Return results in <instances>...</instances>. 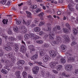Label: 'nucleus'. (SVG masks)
I'll list each match as a JSON object with an SVG mask.
<instances>
[{
  "mask_svg": "<svg viewBox=\"0 0 78 78\" xmlns=\"http://www.w3.org/2000/svg\"><path fill=\"white\" fill-rule=\"evenodd\" d=\"M69 2H70L68 6L69 10L70 11H72L74 12L75 11V9L73 8V6L75 5V4L73 3V2H72V0H69Z\"/></svg>",
  "mask_w": 78,
  "mask_h": 78,
  "instance_id": "1",
  "label": "nucleus"
},
{
  "mask_svg": "<svg viewBox=\"0 0 78 78\" xmlns=\"http://www.w3.org/2000/svg\"><path fill=\"white\" fill-rule=\"evenodd\" d=\"M66 56L68 58V61L69 62H74L75 61V58L73 57H71L72 56V54L69 53V52H66L65 53Z\"/></svg>",
  "mask_w": 78,
  "mask_h": 78,
  "instance_id": "2",
  "label": "nucleus"
},
{
  "mask_svg": "<svg viewBox=\"0 0 78 78\" xmlns=\"http://www.w3.org/2000/svg\"><path fill=\"white\" fill-rule=\"evenodd\" d=\"M49 53L51 57L54 58L58 54V53L56 51H49Z\"/></svg>",
  "mask_w": 78,
  "mask_h": 78,
  "instance_id": "3",
  "label": "nucleus"
},
{
  "mask_svg": "<svg viewBox=\"0 0 78 78\" xmlns=\"http://www.w3.org/2000/svg\"><path fill=\"white\" fill-rule=\"evenodd\" d=\"M39 68L38 66H35L32 69V72L34 75H37L39 72Z\"/></svg>",
  "mask_w": 78,
  "mask_h": 78,
  "instance_id": "4",
  "label": "nucleus"
},
{
  "mask_svg": "<svg viewBox=\"0 0 78 78\" xmlns=\"http://www.w3.org/2000/svg\"><path fill=\"white\" fill-rule=\"evenodd\" d=\"M7 56L8 58H9L10 59H11V61H12L13 63H14V62L16 61V59L14 58V56L12 55V53H10L9 54H8Z\"/></svg>",
  "mask_w": 78,
  "mask_h": 78,
  "instance_id": "5",
  "label": "nucleus"
},
{
  "mask_svg": "<svg viewBox=\"0 0 78 78\" xmlns=\"http://www.w3.org/2000/svg\"><path fill=\"white\" fill-rule=\"evenodd\" d=\"M42 59L43 61L45 62H47V61H50L51 59V58L48 55H46L43 56Z\"/></svg>",
  "mask_w": 78,
  "mask_h": 78,
  "instance_id": "6",
  "label": "nucleus"
},
{
  "mask_svg": "<svg viewBox=\"0 0 78 78\" xmlns=\"http://www.w3.org/2000/svg\"><path fill=\"white\" fill-rule=\"evenodd\" d=\"M60 41H61V38H60L59 37L56 36L55 40L53 41V43L54 44H58Z\"/></svg>",
  "mask_w": 78,
  "mask_h": 78,
  "instance_id": "7",
  "label": "nucleus"
},
{
  "mask_svg": "<svg viewBox=\"0 0 78 78\" xmlns=\"http://www.w3.org/2000/svg\"><path fill=\"white\" fill-rule=\"evenodd\" d=\"M29 35L30 37L32 38L33 39H39V37L33 34L30 33V34Z\"/></svg>",
  "mask_w": 78,
  "mask_h": 78,
  "instance_id": "8",
  "label": "nucleus"
},
{
  "mask_svg": "<svg viewBox=\"0 0 78 78\" xmlns=\"http://www.w3.org/2000/svg\"><path fill=\"white\" fill-rule=\"evenodd\" d=\"M49 36L50 40H54V39H55V34H54V32L51 31H50Z\"/></svg>",
  "mask_w": 78,
  "mask_h": 78,
  "instance_id": "9",
  "label": "nucleus"
},
{
  "mask_svg": "<svg viewBox=\"0 0 78 78\" xmlns=\"http://www.w3.org/2000/svg\"><path fill=\"white\" fill-rule=\"evenodd\" d=\"M41 75L43 77L46 78L47 77V76H50V74L49 73V72L48 71H46L45 73H44V72H41Z\"/></svg>",
  "mask_w": 78,
  "mask_h": 78,
  "instance_id": "10",
  "label": "nucleus"
},
{
  "mask_svg": "<svg viewBox=\"0 0 78 78\" xmlns=\"http://www.w3.org/2000/svg\"><path fill=\"white\" fill-rule=\"evenodd\" d=\"M65 69L67 71H70V70H72L73 69V66L72 65H67L65 68Z\"/></svg>",
  "mask_w": 78,
  "mask_h": 78,
  "instance_id": "11",
  "label": "nucleus"
},
{
  "mask_svg": "<svg viewBox=\"0 0 78 78\" xmlns=\"http://www.w3.org/2000/svg\"><path fill=\"white\" fill-rule=\"evenodd\" d=\"M29 49H30V53H33V52H34V51H35V49H34V47L32 45H30L29 46Z\"/></svg>",
  "mask_w": 78,
  "mask_h": 78,
  "instance_id": "12",
  "label": "nucleus"
},
{
  "mask_svg": "<svg viewBox=\"0 0 78 78\" xmlns=\"http://www.w3.org/2000/svg\"><path fill=\"white\" fill-rule=\"evenodd\" d=\"M24 64H25V61L23 60L19 61L17 62V65L20 66H22Z\"/></svg>",
  "mask_w": 78,
  "mask_h": 78,
  "instance_id": "13",
  "label": "nucleus"
},
{
  "mask_svg": "<svg viewBox=\"0 0 78 78\" xmlns=\"http://www.w3.org/2000/svg\"><path fill=\"white\" fill-rule=\"evenodd\" d=\"M20 51L23 53L26 51V48L23 45H22L20 48Z\"/></svg>",
  "mask_w": 78,
  "mask_h": 78,
  "instance_id": "14",
  "label": "nucleus"
},
{
  "mask_svg": "<svg viewBox=\"0 0 78 78\" xmlns=\"http://www.w3.org/2000/svg\"><path fill=\"white\" fill-rule=\"evenodd\" d=\"M24 24H25L27 26H28V25H29L30 24V23H31V21H27V22L25 20H23V21L22 22Z\"/></svg>",
  "mask_w": 78,
  "mask_h": 78,
  "instance_id": "15",
  "label": "nucleus"
},
{
  "mask_svg": "<svg viewBox=\"0 0 78 78\" xmlns=\"http://www.w3.org/2000/svg\"><path fill=\"white\" fill-rule=\"evenodd\" d=\"M20 75V72L19 71H17L15 73V75L16 76V78H21Z\"/></svg>",
  "mask_w": 78,
  "mask_h": 78,
  "instance_id": "16",
  "label": "nucleus"
},
{
  "mask_svg": "<svg viewBox=\"0 0 78 78\" xmlns=\"http://www.w3.org/2000/svg\"><path fill=\"white\" fill-rule=\"evenodd\" d=\"M38 56V55L37 54H35L30 58L31 60H36L37 59V57Z\"/></svg>",
  "mask_w": 78,
  "mask_h": 78,
  "instance_id": "17",
  "label": "nucleus"
},
{
  "mask_svg": "<svg viewBox=\"0 0 78 78\" xmlns=\"http://www.w3.org/2000/svg\"><path fill=\"white\" fill-rule=\"evenodd\" d=\"M64 38L66 42L68 43L70 42V39H69V37L68 36L65 35L64 37Z\"/></svg>",
  "mask_w": 78,
  "mask_h": 78,
  "instance_id": "18",
  "label": "nucleus"
},
{
  "mask_svg": "<svg viewBox=\"0 0 78 78\" xmlns=\"http://www.w3.org/2000/svg\"><path fill=\"white\" fill-rule=\"evenodd\" d=\"M50 67L52 68V69H55L56 67V64L53 62H51L49 64Z\"/></svg>",
  "mask_w": 78,
  "mask_h": 78,
  "instance_id": "19",
  "label": "nucleus"
},
{
  "mask_svg": "<svg viewBox=\"0 0 78 78\" xmlns=\"http://www.w3.org/2000/svg\"><path fill=\"white\" fill-rule=\"evenodd\" d=\"M34 30L35 32H39V31H41V28L39 27H34Z\"/></svg>",
  "mask_w": 78,
  "mask_h": 78,
  "instance_id": "20",
  "label": "nucleus"
},
{
  "mask_svg": "<svg viewBox=\"0 0 78 78\" xmlns=\"http://www.w3.org/2000/svg\"><path fill=\"white\" fill-rule=\"evenodd\" d=\"M3 48H4V49H5L7 51H10L11 50V48L9 47V46H7V47L4 46L3 47Z\"/></svg>",
  "mask_w": 78,
  "mask_h": 78,
  "instance_id": "21",
  "label": "nucleus"
},
{
  "mask_svg": "<svg viewBox=\"0 0 78 78\" xmlns=\"http://www.w3.org/2000/svg\"><path fill=\"white\" fill-rule=\"evenodd\" d=\"M62 68V66L61 65H58L56 67V70L59 71Z\"/></svg>",
  "mask_w": 78,
  "mask_h": 78,
  "instance_id": "22",
  "label": "nucleus"
},
{
  "mask_svg": "<svg viewBox=\"0 0 78 78\" xmlns=\"http://www.w3.org/2000/svg\"><path fill=\"white\" fill-rule=\"evenodd\" d=\"M9 39L10 41H17V39H16V38H14V37H12V36H10L9 38Z\"/></svg>",
  "mask_w": 78,
  "mask_h": 78,
  "instance_id": "23",
  "label": "nucleus"
},
{
  "mask_svg": "<svg viewBox=\"0 0 78 78\" xmlns=\"http://www.w3.org/2000/svg\"><path fill=\"white\" fill-rule=\"evenodd\" d=\"M26 12L27 14V17H30V18H31V17H32V14H31V13L28 11H26Z\"/></svg>",
  "mask_w": 78,
  "mask_h": 78,
  "instance_id": "24",
  "label": "nucleus"
},
{
  "mask_svg": "<svg viewBox=\"0 0 78 78\" xmlns=\"http://www.w3.org/2000/svg\"><path fill=\"white\" fill-rule=\"evenodd\" d=\"M78 32V30L76 28H74L73 29V33L74 34H77Z\"/></svg>",
  "mask_w": 78,
  "mask_h": 78,
  "instance_id": "25",
  "label": "nucleus"
},
{
  "mask_svg": "<svg viewBox=\"0 0 78 78\" xmlns=\"http://www.w3.org/2000/svg\"><path fill=\"white\" fill-rule=\"evenodd\" d=\"M22 75L24 78H27V73L25 71H23L22 73Z\"/></svg>",
  "mask_w": 78,
  "mask_h": 78,
  "instance_id": "26",
  "label": "nucleus"
},
{
  "mask_svg": "<svg viewBox=\"0 0 78 78\" xmlns=\"http://www.w3.org/2000/svg\"><path fill=\"white\" fill-rule=\"evenodd\" d=\"M20 29L21 30H23L24 31H25V32L27 31V28L23 26H22L20 27Z\"/></svg>",
  "mask_w": 78,
  "mask_h": 78,
  "instance_id": "27",
  "label": "nucleus"
},
{
  "mask_svg": "<svg viewBox=\"0 0 78 78\" xmlns=\"http://www.w3.org/2000/svg\"><path fill=\"white\" fill-rule=\"evenodd\" d=\"M40 55H41V56H44L45 54L44 53V51L42 50H41L40 51Z\"/></svg>",
  "mask_w": 78,
  "mask_h": 78,
  "instance_id": "28",
  "label": "nucleus"
},
{
  "mask_svg": "<svg viewBox=\"0 0 78 78\" xmlns=\"http://www.w3.org/2000/svg\"><path fill=\"white\" fill-rule=\"evenodd\" d=\"M7 0H2L0 1V4H2V5H5L6 3Z\"/></svg>",
  "mask_w": 78,
  "mask_h": 78,
  "instance_id": "29",
  "label": "nucleus"
},
{
  "mask_svg": "<svg viewBox=\"0 0 78 78\" xmlns=\"http://www.w3.org/2000/svg\"><path fill=\"white\" fill-rule=\"evenodd\" d=\"M14 50L15 51H17L19 50V47H18V45L16 44H15Z\"/></svg>",
  "mask_w": 78,
  "mask_h": 78,
  "instance_id": "30",
  "label": "nucleus"
},
{
  "mask_svg": "<svg viewBox=\"0 0 78 78\" xmlns=\"http://www.w3.org/2000/svg\"><path fill=\"white\" fill-rule=\"evenodd\" d=\"M61 48L62 50L65 51L66 49V47L65 45H62L61 46Z\"/></svg>",
  "mask_w": 78,
  "mask_h": 78,
  "instance_id": "31",
  "label": "nucleus"
},
{
  "mask_svg": "<svg viewBox=\"0 0 78 78\" xmlns=\"http://www.w3.org/2000/svg\"><path fill=\"white\" fill-rule=\"evenodd\" d=\"M45 24V22L44 21H41L40 22L39 24L38 25V27H41L42 25H44Z\"/></svg>",
  "mask_w": 78,
  "mask_h": 78,
  "instance_id": "32",
  "label": "nucleus"
},
{
  "mask_svg": "<svg viewBox=\"0 0 78 78\" xmlns=\"http://www.w3.org/2000/svg\"><path fill=\"white\" fill-rule=\"evenodd\" d=\"M60 61L62 63L64 64V63H66V59L64 58H62L61 59Z\"/></svg>",
  "mask_w": 78,
  "mask_h": 78,
  "instance_id": "33",
  "label": "nucleus"
},
{
  "mask_svg": "<svg viewBox=\"0 0 78 78\" xmlns=\"http://www.w3.org/2000/svg\"><path fill=\"white\" fill-rule=\"evenodd\" d=\"M23 39V37L22 36H17L16 37V39H19V40H22Z\"/></svg>",
  "mask_w": 78,
  "mask_h": 78,
  "instance_id": "34",
  "label": "nucleus"
},
{
  "mask_svg": "<svg viewBox=\"0 0 78 78\" xmlns=\"http://www.w3.org/2000/svg\"><path fill=\"white\" fill-rule=\"evenodd\" d=\"M63 31L65 33H67L69 32V30L66 28H63L62 29Z\"/></svg>",
  "mask_w": 78,
  "mask_h": 78,
  "instance_id": "35",
  "label": "nucleus"
},
{
  "mask_svg": "<svg viewBox=\"0 0 78 78\" xmlns=\"http://www.w3.org/2000/svg\"><path fill=\"white\" fill-rule=\"evenodd\" d=\"M30 7L31 8V9H36L37 7V5H32L30 6Z\"/></svg>",
  "mask_w": 78,
  "mask_h": 78,
  "instance_id": "36",
  "label": "nucleus"
},
{
  "mask_svg": "<svg viewBox=\"0 0 78 78\" xmlns=\"http://www.w3.org/2000/svg\"><path fill=\"white\" fill-rule=\"evenodd\" d=\"M44 13L43 12H41L38 15V16L39 17H42L43 16H44Z\"/></svg>",
  "mask_w": 78,
  "mask_h": 78,
  "instance_id": "37",
  "label": "nucleus"
},
{
  "mask_svg": "<svg viewBox=\"0 0 78 78\" xmlns=\"http://www.w3.org/2000/svg\"><path fill=\"white\" fill-rule=\"evenodd\" d=\"M7 33L8 34H12V31H11V30L10 29L7 30Z\"/></svg>",
  "mask_w": 78,
  "mask_h": 78,
  "instance_id": "38",
  "label": "nucleus"
},
{
  "mask_svg": "<svg viewBox=\"0 0 78 78\" xmlns=\"http://www.w3.org/2000/svg\"><path fill=\"white\" fill-rule=\"evenodd\" d=\"M1 72L5 74H6L7 73V71L5 69H2L1 70Z\"/></svg>",
  "mask_w": 78,
  "mask_h": 78,
  "instance_id": "39",
  "label": "nucleus"
},
{
  "mask_svg": "<svg viewBox=\"0 0 78 78\" xmlns=\"http://www.w3.org/2000/svg\"><path fill=\"white\" fill-rule=\"evenodd\" d=\"M2 22L4 24H7L8 23V20H3Z\"/></svg>",
  "mask_w": 78,
  "mask_h": 78,
  "instance_id": "40",
  "label": "nucleus"
},
{
  "mask_svg": "<svg viewBox=\"0 0 78 78\" xmlns=\"http://www.w3.org/2000/svg\"><path fill=\"white\" fill-rule=\"evenodd\" d=\"M13 30L15 32H17V31L19 30V29H18L17 27L16 26L14 28Z\"/></svg>",
  "mask_w": 78,
  "mask_h": 78,
  "instance_id": "41",
  "label": "nucleus"
},
{
  "mask_svg": "<svg viewBox=\"0 0 78 78\" xmlns=\"http://www.w3.org/2000/svg\"><path fill=\"white\" fill-rule=\"evenodd\" d=\"M2 36L3 37H4L5 39H8V36H6L5 34H2Z\"/></svg>",
  "mask_w": 78,
  "mask_h": 78,
  "instance_id": "42",
  "label": "nucleus"
},
{
  "mask_svg": "<svg viewBox=\"0 0 78 78\" xmlns=\"http://www.w3.org/2000/svg\"><path fill=\"white\" fill-rule=\"evenodd\" d=\"M44 34L45 33L42 31H41L39 32V34L40 36H42L44 35Z\"/></svg>",
  "mask_w": 78,
  "mask_h": 78,
  "instance_id": "43",
  "label": "nucleus"
},
{
  "mask_svg": "<svg viewBox=\"0 0 78 78\" xmlns=\"http://www.w3.org/2000/svg\"><path fill=\"white\" fill-rule=\"evenodd\" d=\"M4 55V53L2 51V49H0V56H2Z\"/></svg>",
  "mask_w": 78,
  "mask_h": 78,
  "instance_id": "44",
  "label": "nucleus"
},
{
  "mask_svg": "<svg viewBox=\"0 0 78 78\" xmlns=\"http://www.w3.org/2000/svg\"><path fill=\"white\" fill-rule=\"evenodd\" d=\"M37 64H38V65L39 66H42V67H44L45 68H46V67L45 66L42 65V62H38Z\"/></svg>",
  "mask_w": 78,
  "mask_h": 78,
  "instance_id": "45",
  "label": "nucleus"
},
{
  "mask_svg": "<svg viewBox=\"0 0 78 78\" xmlns=\"http://www.w3.org/2000/svg\"><path fill=\"white\" fill-rule=\"evenodd\" d=\"M24 37L26 39H28V38L29 37V35L27 34H26L24 36Z\"/></svg>",
  "mask_w": 78,
  "mask_h": 78,
  "instance_id": "46",
  "label": "nucleus"
},
{
  "mask_svg": "<svg viewBox=\"0 0 78 78\" xmlns=\"http://www.w3.org/2000/svg\"><path fill=\"white\" fill-rule=\"evenodd\" d=\"M40 6H42V8L43 9H44V10H45V9H46V7H45V6L44 5L41 4Z\"/></svg>",
  "mask_w": 78,
  "mask_h": 78,
  "instance_id": "47",
  "label": "nucleus"
},
{
  "mask_svg": "<svg viewBox=\"0 0 78 78\" xmlns=\"http://www.w3.org/2000/svg\"><path fill=\"white\" fill-rule=\"evenodd\" d=\"M48 30H47V31H50L51 30V27L50 26V27H48Z\"/></svg>",
  "mask_w": 78,
  "mask_h": 78,
  "instance_id": "48",
  "label": "nucleus"
},
{
  "mask_svg": "<svg viewBox=\"0 0 78 78\" xmlns=\"http://www.w3.org/2000/svg\"><path fill=\"white\" fill-rule=\"evenodd\" d=\"M76 44H77V43H76V42L73 41L71 44V45L72 46H73L74 45H76Z\"/></svg>",
  "mask_w": 78,
  "mask_h": 78,
  "instance_id": "49",
  "label": "nucleus"
},
{
  "mask_svg": "<svg viewBox=\"0 0 78 78\" xmlns=\"http://www.w3.org/2000/svg\"><path fill=\"white\" fill-rule=\"evenodd\" d=\"M71 20L70 21L71 22H73V20H75V19L74 17H73L72 16L70 17Z\"/></svg>",
  "mask_w": 78,
  "mask_h": 78,
  "instance_id": "50",
  "label": "nucleus"
},
{
  "mask_svg": "<svg viewBox=\"0 0 78 78\" xmlns=\"http://www.w3.org/2000/svg\"><path fill=\"white\" fill-rule=\"evenodd\" d=\"M36 43L38 44H42L43 43V41L41 40L37 41H36Z\"/></svg>",
  "mask_w": 78,
  "mask_h": 78,
  "instance_id": "51",
  "label": "nucleus"
},
{
  "mask_svg": "<svg viewBox=\"0 0 78 78\" xmlns=\"http://www.w3.org/2000/svg\"><path fill=\"white\" fill-rule=\"evenodd\" d=\"M66 26L67 28H68V29L69 30H70V26H69V24H68V23H66Z\"/></svg>",
  "mask_w": 78,
  "mask_h": 78,
  "instance_id": "52",
  "label": "nucleus"
},
{
  "mask_svg": "<svg viewBox=\"0 0 78 78\" xmlns=\"http://www.w3.org/2000/svg\"><path fill=\"white\" fill-rule=\"evenodd\" d=\"M41 10L40 9L37 8L36 10V12L37 13L38 12H41Z\"/></svg>",
  "mask_w": 78,
  "mask_h": 78,
  "instance_id": "53",
  "label": "nucleus"
},
{
  "mask_svg": "<svg viewBox=\"0 0 78 78\" xmlns=\"http://www.w3.org/2000/svg\"><path fill=\"white\" fill-rule=\"evenodd\" d=\"M52 72L54 73H55V74H57L58 73V72L56 70H53Z\"/></svg>",
  "mask_w": 78,
  "mask_h": 78,
  "instance_id": "54",
  "label": "nucleus"
},
{
  "mask_svg": "<svg viewBox=\"0 0 78 78\" xmlns=\"http://www.w3.org/2000/svg\"><path fill=\"white\" fill-rule=\"evenodd\" d=\"M51 3H55V4H57L58 2L55 1H51Z\"/></svg>",
  "mask_w": 78,
  "mask_h": 78,
  "instance_id": "55",
  "label": "nucleus"
},
{
  "mask_svg": "<svg viewBox=\"0 0 78 78\" xmlns=\"http://www.w3.org/2000/svg\"><path fill=\"white\" fill-rule=\"evenodd\" d=\"M16 23L17 24H20V23H21V22L19 20H17L16 21Z\"/></svg>",
  "mask_w": 78,
  "mask_h": 78,
  "instance_id": "56",
  "label": "nucleus"
},
{
  "mask_svg": "<svg viewBox=\"0 0 78 78\" xmlns=\"http://www.w3.org/2000/svg\"><path fill=\"white\" fill-rule=\"evenodd\" d=\"M57 14L58 15V16H59V15H61V11H58L57 12Z\"/></svg>",
  "mask_w": 78,
  "mask_h": 78,
  "instance_id": "57",
  "label": "nucleus"
},
{
  "mask_svg": "<svg viewBox=\"0 0 78 78\" xmlns=\"http://www.w3.org/2000/svg\"><path fill=\"white\" fill-rule=\"evenodd\" d=\"M36 26V24H32L30 25V27L31 28H33L34 27H35Z\"/></svg>",
  "mask_w": 78,
  "mask_h": 78,
  "instance_id": "58",
  "label": "nucleus"
},
{
  "mask_svg": "<svg viewBox=\"0 0 78 78\" xmlns=\"http://www.w3.org/2000/svg\"><path fill=\"white\" fill-rule=\"evenodd\" d=\"M27 4H28V5H31V2L30 1H29L27 2Z\"/></svg>",
  "mask_w": 78,
  "mask_h": 78,
  "instance_id": "59",
  "label": "nucleus"
},
{
  "mask_svg": "<svg viewBox=\"0 0 78 78\" xmlns=\"http://www.w3.org/2000/svg\"><path fill=\"white\" fill-rule=\"evenodd\" d=\"M56 27H57V29L58 30H60L61 28H60V27L59 26H56Z\"/></svg>",
  "mask_w": 78,
  "mask_h": 78,
  "instance_id": "60",
  "label": "nucleus"
},
{
  "mask_svg": "<svg viewBox=\"0 0 78 78\" xmlns=\"http://www.w3.org/2000/svg\"><path fill=\"white\" fill-rule=\"evenodd\" d=\"M28 78H33V77L31 75L29 74L28 76Z\"/></svg>",
  "mask_w": 78,
  "mask_h": 78,
  "instance_id": "61",
  "label": "nucleus"
},
{
  "mask_svg": "<svg viewBox=\"0 0 78 78\" xmlns=\"http://www.w3.org/2000/svg\"><path fill=\"white\" fill-rule=\"evenodd\" d=\"M7 5L8 6H9L10 5V2L9 1H8L7 3Z\"/></svg>",
  "mask_w": 78,
  "mask_h": 78,
  "instance_id": "62",
  "label": "nucleus"
},
{
  "mask_svg": "<svg viewBox=\"0 0 78 78\" xmlns=\"http://www.w3.org/2000/svg\"><path fill=\"white\" fill-rule=\"evenodd\" d=\"M71 38L73 39V41H75V40H76V39L74 38L73 36V35L71 36Z\"/></svg>",
  "mask_w": 78,
  "mask_h": 78,
  "instance_id": "63",
  "label": "nucleus"
},
{
  "mask_svg": "<svg viewBox=\"0 0 78 78\" xmlns=\"http://www.w3.org/2000/svg\"><path fill=\"white\" fill-rule=\"evenodd\" d=\"M75 73H76V74H77L78 73V69H76L75 71Z\"/></svg>",
  "mask_w": 78,
  "mask_h": 78,
  "instance_id": "64",
  "label": "nucleus"
}]
</instances>
